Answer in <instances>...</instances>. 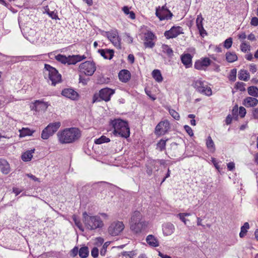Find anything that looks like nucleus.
Listing matches in <instances>:
<instances>
[{"label": "nucleus", "instance_id": "1", "mask_svg": "<svg viewBox=\"0 0 258 258\" xmlns=\"http://www.w3.org/2000/svg\"><path fill=\"white\" fill-rule=\"evenodd\" d=\"M81 132L76 127L67 128L58 132L57 136L59 142L61 144L73 143L81 137Z\"/></svg>", "mask_w": 258, "mask_h": 258}, {"label": "nucleus", "instance_id": "2", "mask_svg": "<svg viewBox=\"0 0 258 258\" xmlns=\"http://www.w3.org/2000/svg\"><path fill=\"white\" fill-rule=\"evenodd\" d=\"M110 124L114 129L113 132L116 136L127 138L130 135V130L126 121L120 119H115L111 120Z\"/></svg>", "mask_w": 258, "mask_h": 258}, {"label": "nucleus", "instance_id": "3", "mask_svg": "<svg viewBox=\"0 0 258 258\" xmlns=\"http://www.w3.org/2000/svg\"><path fill=\"white\" fill-rule=\"evenodd\" d=\"M83 217L85 225L89 230H94L102 228L104 225L103 221L98 216H90L85 212L83 213Z\"/></svg>", "mask_w": 258, "mask_h": 258}, {"label": "nucleus", "instance_id": "4", "mask_svg": "<svg viewBox=\"0 0 258 258\" xmlns=\"http://www.w3.org/2000/svg\"><path fill=\"white\" fill-rule=\"evenodd\" d=\"M43 73L45 75H48V78L51 82L52 86L59 83L61 81V75L56 70V69L50 65L45 64Z\"/></svg>", "mask_w": 258, "mask_h": 258}, {"label": "nucleus", "instance_id": "5", "mask_svg": "<svg viewBox=\"0 0 258 258\" xmlns=\"http://www.w3.org/2000/svg\"><path fill=\"white\" fill-rule=\"evenodd\" d=\"M114 90L108 88L101 89L98 94H95L93 96V102L104 100L107 102L110 100L111 96L114 93Z\"/></svg>", "mask_w": 258, "mask_h": 258}, {"label": "nucleus", "instance_id": "6", "mask_svg": "<svg viewBox=\"0 0 258 258\" xmlns=\"http://www.w3.org/2000/svg\"><path fill=\"white\" fill-rule=\"evenodd\" d=\"M60 122H55L49 123L43 130L41 137L43 140H47L58 130L60 126Z\"/></svg>", "mask_w": 258, "mask_h": 258}, {"label": "nucleus", "instance_id": "7", "mask_svg": "<svg viewBox=\"0 0 258 258\" xmlns=\"http://www.w3.org/2000/svg\"><path fill=\"white\" fill-rule=\"evenodd\" d=\"M192 85L196 90L201 94L208 96H211L212 94L211 88L208 87L204 81L200 80L195 81Z\"/></svg>", "mask_w": 258, "mask_h": 258}, {"label": "nucleus", "instance_id": "8", "mask_svg": "<svg viewBox=\"0 0 258 258\" xmlns=\"http://www.w3.org/2000/svg\"><path fill=\"white\" fill-rule=\"evenodd\" d=\"M80 71L87 76H92L96 70L95 63L93 61H86L80 64Z\"/></svg>", "mask_w": 258, "mask_h": 258}, {"label": "nucleus", "instance_id": "9", "mask_svg": "<svg viewBox=\"0 0 258 258\" xmlns=\"http://www.w3.org/2000/svg\"><path fill=\"white\" fill-rule=\"evenodd\" d=\"M124 225L121 221L112 222L108 228V232L111 236L119 235L124 229Z\"/></svg>", "mask_w": 258, "mask_h": 258}, {"label": "nucleus", "instance_id": "10", "mask_svg": "<svg viewBox=\"0 0 258 258\" xmlns=\"http://www.w3.org/2000/svg\"><path fill=\"white\" fill-rule=\"evenodd\" d=\"M155 14L160 21L170 20L173 16L172 13L166 8L165 5L162 7H158L157 8Z\"/></svg>", "mask_w": 258, "mask_h": 258}, {"label": "nucleus", "instance_id": "11", "mask_svg": "<svg viewBox=\"0 0 258 258\" xmlns=\"http://www.w3.org/2000/svg\"><path fill=\"white\" fill-rule=\"evenodd\" d=\"M183 29L180 26H173L169 30L164 32V36L168 39L176 37L180 34H183Z\"/></svg>", "mask_w": 258, "mask_h": 258}, {"label": "nucleus", "instance_id": "12", "mask_svg": "<svg viewBox=\"0 0 258 258\" xmlns=\"http://www.w3.org/2000/svg\"><path fill=\"white\" fill-rule=\"evenodd\" d=\"M106 36L108 39L117 48H120V39L116 31L106 32Z\"/></svg>", "mask_w": 258, "mask_h": 258}, {"label": "nucleus", "instance_id": "13", "mask_svg": "<svg viewBox=\"0 0 258 258\" xmlns=\"http://www.w3.org/2000/svg\"><path fill=\"white\" fill-rule=\"evenodd\" d=\"M169 129V123L168 121H160L156 126L155 133L158 135H164Z\"/></svg>", "mask_w": 258, "mask_h": 258}, {"label": "nucleus", "instance_id": "14", "mask_svg": "<svg viewBox=\"0 0 258 258\" xmlns=\"http://www.w3.org/2000/svg\"><path fill=\"white\" fill-rule=\"evenodd\" d=\"M49 106L48 102H45L41 100L35 101L32 105H31V108L32 110L36 111H45Z\"/></svg>", "mask_w": 258, "mask_h": 258}, {"label": "nucleus", "instance_id": "15", "mask_svg": "<svg viewBox=\"0 0 258 258\" xmlns=\"http://www.w3.org/2000/svg\"><path fill=\"white\" fill-rule=\"evenodd\" d=\"M212 61L208 58L205 57L201 60H198L196 61L194 67L196 69L198 70H205V68L211 64Z\"/></svg>", "mask_w": 258, "mask_h": 258}, {"label": "nucleus", "instance_id": "16", "mask_svg": "<svg viewBox=\"0 0 258 258\" xmlns=\"http://www.w3.org/2000/svg\"><path fill=\"white\" fill-rule=\"evenodd\" d=\"M155 35L151 31H148L145 34L144 45L146 47L152 48L155 44L153 42L155 38Z\"/></svg>", "mask_w": 258, "mask_h": 258}, {"label": "nucleus", "instance_id": "17", "mask_svg": "<svg viewBox=\"0 0 258 258\" xmlns=\"http://www.w3.org/2000/svg\"><path fill=\"white\" fill-rule=\"evenodd\" d=\"M130 225L131 230L136 233H138L141 232L145 228L146 223L145 221H142Z\"/></svg>", "mask_w": 258, "mask_h": 258}, {"label": "nucleus", "instance_id": "18", "mask_svg": "<svg viewBox=\"0 0 258 258\" xmlns=\"http://www.w3.org/2000/svg\"><path fill=\"white\" fill-rule=\"evenodd\" d=\"M61 95L72 100H76L78 97V93L71 88H66L62 90Z\"/></svg>", "mask_w": 258, "mask_h": 258}, {"label": "nucleus", "instance_id": "19", "mask_svg": "<svg viewBox=\"0 0 258 258\" xmlns=\"http://www.w3.org/2000/svg\"><path fill=\"white\" fill-rule=\"evenodd\" d=\"M162 230L163 234L165 236L171 235L175 230L174 225L171 223H166L163 225Z\"/></svg>", "mask_w": 258, "mask_h": 258}, {"label": "nucleus", "instance_id": "20", "mask_svg": "<svg viewBox=\"0 0 258 258\" xmlns=\"http://www.w3.org/2000/svg\"><path fill=\"white\" fill-rule=\"evenodd\" d=\"M192 56L189 53H184L181 56V60L182 63L185 66V68H188L192 66Z\"/></svg>", "mask_w": 258, "mask_h": 258}, {"label": "nucleus", "instance_id": "21", "mask_svg": "<svg viewBox=\"0 0 258 258\" xmlns=\"http://www.w3.org/2000/svg\"><path fill=\"white\" fill-rule=\"evenodd\" d=\"M157 160L152 159L148 160L146 163V171L149 176H151L152 174L153 170L155 168V166Z\"/></svg>", "mask_w": 258, "mask_h": 258}, {"label": "nucleus", "instance_id": "22", "mask_svg": "<svg viewBox=\"0 0 258 258\" xmlns=\"http://www.w3.org/2000/svg\"><path fill=\"white\" fill-rule=\"evenodd\" d=\"M86 58L85 55H73L68 56V64H75L77 62Z\"/></svg>", "mask_w": 258, "mask_h": 258}, {"label": "nucleus", "instance_id": "23", "mask_svg": "<svg viewBox=\"0 0 258 258\" xmlns=\"http://www.w3.org/2000/svg\"><path fill=\"white\" fill-rule=\"evenodd\" d=\"M258 103V100L255 97H247L245 98L243 104L246 107H253Z\"/></svg>", "mask_w": 258, "mask_h": 258}, {"label": "nucleus", "instance_id": "24", "mask_svg": "<svg viewBox=\"0 0 258 258\" xmlns=\"http://www.w3.org/2000/svg\"><path fill=\"white\" fill-rule=\"evenodd\" d=\"M118 77L122 82H127L131 78V74L127 70H122L118 74Z\"/></svg>", "mask_w": 258, "mask_h": 258}, {"label": "nucleus", "instance_id": "25", "mask_svg": "<svg viewBox=\"0 0 258 258\" xmlns=\"http://www.w3.org/2000/svg\"><path fill=\"white\" fill-rule=\"evenodd\" d=\"M98 52L105 59H111L114 55L112 49H99Z\"/></svg>", "mask_w": 258, "mask_h": 258}, {"label": "nucleus", "instance_id": "26", "mask_svg": "<svg viewBox=\"0 0 258 258\" xmlns=\"http://www.w3.org/2000/svg\"><path fill=\"white\" fill-rule=\"evenodd\" d=\"M146 242L151 246L157 247L159 246L158 239L153 235H149L146 237Z\"/></svg>", "mask_w": 258, "mask_h": 258}, {"label": "nucleus", "instance_id": "27", "mask_svg": "<svg viewBox=\"0 0 258 258\" xmlns=\"http://www.w3.org/2000/svg\"><path fill=\"white\" fill-rule=\"evenodd\" d=\"M142 215L141 213L138 211H135L132 215L130 224L135 223L136 222H138L142 221Z\"/></svg>", "mask_w": 258, "mask_h": 258}, {"label": "nucleus", "instance_id": "28", "mask_svg": "<svg viewBox=\"0 0 258 258\" xmlns=\"http://www.w3.org/2000/svg\"><path fill=\"white\" fill-rule=\"evenodd\" d=\"M226 59L228 62H233L237 60V56L234 52H227L226 54Z\"/></svg>", "mask_w": 258, "mask_h": 258}, {"label": "nucleus", "instance_id": "29", "mask_svg": "<svg viewBox=\"0 0 258 258\" xmlns=\"http://www.w3.org/2000/svg\"><path fill=\"white\" fill-rule=\"evenodd\" d=\"M35 149L28 150L24 153L22 155V159L23 161L27 162L31 160L33 155L32 154L34 152Z\"/></svg>", "mask_w": 258, "mask_h": 258}, {"label": "nucleus", "instance_id": "30", "mask_svg": "<svg viewBox=\"0 0 258 258\" xmlns=\"http://www.w3.org/2000/svg\"><path fill=\"white\" fill-rule=\"evenodd\" d=\"M153 78L158 83H161L163 81V77L161 73L159 70H154L152 73Z\"/></svg>", "mask_w": 258, "mask_h": 258}, {"label": "nucleus", "instance_id": "31", "mask_svg": "<svg viewBox=\"0 0 258 258\" xmlns=\"http://www.w3.org/2000/svg\"><path fill=\"white\" fill-rule=\"evenodd\" d=\"M0 170H1L3 173L5 174H7L10 172V165L6 160H4L3 161L2 165L1 166Z\"/></svg>", "mask_w": 258, "mask_h": 258}, {"label": "nucleus", "instance_id": "32", "mask_svg": "<svg viewBox=\"0 0 258 258\" xmlns=\"http://www.w3.org/2000/svg\"><path fill=\"white\" fill-rule=\"evenodd\" d=\"M250 76L246 70H240L238 74V78L240 80L247 81L249 79Z\"/></svg>", "mask_w": 258, "mask_h": 258}, {"label": "nucleus", "instance_id": "33", "mask_svg": "<svg viewBox=\"0 0 258 258\" xmlns=\"http://www.w3.org/2000/svg\"><path fill=\"white\" fill-rule=\"evenodd\" d=\"M206 146L211 152H214L215 151V144L210 136H209L206 140Z\"/></svg>", "mask_w": 258, "mask_h": 258}, {"label": "nucleus", "instance_id": "34", "mask_svg": "<svg viewBox=\"0 0 258 258\" xmlns=\"http://www.w3.org/2000/svg\"><path fill=\"white\" fill-rule=\"evenodd\" d=\"M89 248L87 246L82 247L79 250V255L82 258H86L89 255Z\"/></svg>", "mask_w": 258, "mask_h": 258}, {"label": "nucleus", "instance_id": "35", "mask_svg": "<svg viewBox=\"0 0 258 258\" xmlns=\"http://www.w3.org/2000/svg\"><path fill=\"white\" fill-rule=\"evenodd\" d=\"M248 93L249 95L256 97L258 96V88L255 86H250L247 88Z\"/></svg>", "mask_w": 258, "mask_h": 258}, {"label": "nucleus", "instance_id": "36", "mask_svg": "<svg viewBox=\"0 0 258 258\" xmlns=\"http://www.w3.org/2000/svg\"><path fill=\"white\" fill-rule=\"evenodd\" d=\"M34 131H32L28 128H22L20 130V136L21 137H25L26 136H31Z\"/></svg>", "mask_w": 258, "mask_h": 258}, {"label": "nucleus", "instance_id": "37", "mask_svg": "<svg viewBox=\"0 0 258 258\" xmlns=\"http://www.w3.org/2000/svg\"><path fill=\"white\" fill-rule=\"evenodd\" d=\"M161 48L163 52L166 53L169 56H171L173 55L172 49L168 45L163 44Z\"/></svg>", "mask_w": 258, "mask_h": 258}, {"label": "nucleus", "instance_id": "38", "mask_svg": "<svg viewBox=\"0 0 258 258\" xmlns=\"http://www.w3.org/2000/svg\"><path fill=\"white\" fill-rule=\"evenodd\" d=\"M167 140L168 139L165 140L163 139L160 140L157 144L156 149L160 151H163L165 149L166 143Z\"/></svg>", "mask_w": 258, "mask_h": 258}, {"label": "nucleus", "instance_id": "39", "mask_svg": "<svg viewBox=\"0 0 258 258\" xmlns=\"http://www.w3.org/2000/svg\"><path fill=\"white\" fill-rule=\"evenodd\" d=\"M249 228V225L248 222L244 223V225L241 227V231L239 233L240 237H243L246 234L247 229Z\"/></svg>", "mask_w": 258, "mask_h": 258}, {"label": "nucleus", "instance_id": "40", "mask_svg": "<svg viewBox=\"0 0 258 258\" xmlns=\"http://www.w3.org/2000/svg\"><path fill=\"white\" fill-rule=\"evenodd\" d=\"M72 219L73 221L74 222L76 226L82 231H84V229L82 226V224L80 221V220L79 219V218L77 217V216L75 215H73L72 216Z\"/></svg>", "mask_w": 258, "mask_h": 258}, {"label": "nucleus", "instance_id": "41", "mask_svg": "<svg viewBox=\"0 0 258 258\" xmlns=\"http://www.w3.org/2000/svg\"><path fill=\"white\" fill-rule=\"evenodd\" d=\"M55 58L62 63L66 64L67 63L68 64V56L67 57L65 55L59 54L55 56Z\"/></svg>", "mask_w": 258, "mask_h": 258}, {"label": "nucleus", "instance_id": "42", "mask_svg": "<svg viewBox=\"0 0 258 258\" xmlns=\"http://www.w3.org/2000/svg\"><path fill=\"white\" fill-rule=\"evenodd\" d=\"M110 139L104 136H102L100 138L95 139L94 142L96 144H101L104 143H108Z\"/></svg>", "mask_w": 258, "mask_h": 258}, {"label": "nucleus", "instance_id": "43", "mask_svg": "<svg viewBox=\"0 0 258 258\" xmlns=\"http://www.w3.org/2000/svg\"><path fill=\"white\" fill-rule=\"evenodd\" d=\"M204 19L203 18L201 15H199L197 16L196 20V24L198 29H202L203 28V21Z\"/></svg>", "mask_w": 258, "mask_h": 258}, {"label": "nucleus", "instance_id": "44", "mask_svg": "<svg viewBox=\"0 0 258 258\" xmlns=\"http://www.w3.org/2000/svg\"><path fill=\"white\" fill-rule=\"evenodd\" d=\"M237 70L236 69H233L230 71L229 75V79L232 81H235L236 78Z\"/></svg>", "mask_w": 258, "mask_h": 258}, {"label": "nucleus", "instance_id": "45", "mask_svg": "<svg viewBox=\"0 0 258 258\" xmlns=\"http://www.w3.org/2000/svg\"><path fill=\"white\" fill-rule=\"evenodd\" d=\"M232 44V38L230 37L227 39H226L224 43V46L225 48L227 49L230 48Z\"/></svg>", "mask_w": 258, "mask_h": 258}, {"label": "nucleus", "instance_id": "46", "mask_svg": "<svg viewBox=\"0 0 258 258\" xmlns=\"http://www.w3.org/2000/svg\"><path fill=\"white\" fill-rule=\"evenodd\" d=\"M169 112L170 114L176 120H179L180 116L177 112L173 109H169Z\"/></svg>", "mask_w": 258, "mask_h": 258}, {"label": "nucleus", "instance_id": "47", "mask_svg": "<svg viewBox=\"0 0 258 258\" xmlns=\"http://www.w3.org/2000/svg\"><path fill=\"white\" fill-rule=\"evenodd\" d=\"M184 128L185 131H186V132L188 134L189 136H190V137H192L194 136L193 131L189 126H188L187 125H185L184 126Z\"/></svg>", "mask_w": 258, "mask_h": 258}, {"label": "nucleus", "instance_id": "48", "mask_svg": "<svg viewBox=\"0 0 258 258\" xmlns=\"http://www.w3.org/2000/svg\"><path fill=\"white\" fill-rule=\"evenodd\" d=\"M236 87L241 91L245 90L244 84L243 82H237L236 84Z\"/></svg>", "mask_w": 258, "mask_h": 258}, {"label": "nucleus", "instance_id": "49", "mask_svg": "<svg viewBox=\"0 0 258 258\" xmlns=\"http://www.w3.org/2000/svg\"><path fill=\"white\" fill-rule=\"evenodd\" d=\"M248 47H249V45L247 44L246 43L243 42L240 45V49L242 52H245Z\"/></svg>", "mask_w": 258, "mask_h": 258}, {"label": "nucleus", "instance_id": "50", "mask_svg": "<svg viewBox=\"0 0 258 258\" xmlns=\"http://www.w3.org/2000/svg\"><path fill=\"white\" fill-rule=\"evenodd\" d=\"M246 113V109L243 107H240L239 109V114L241 117H243Z\"/></svg>", "mask_w": 258, "mask_h": 258}, {"label": "nucleus", "instance_id": "51", "mask_svg": "<svg viewBox=\"0 0 258 258\" xmlns=\"http://www.w3.org/2000/svg\"><path fill=\"white\" fill-rule=\"evenodd\" d=\"M91 255L93 257H96L98 255V249L97 247H94L91 250Z\"/></svg>", "mask_w": 258, "mask_h": 258}, {"label": "nucleus", "instance_id": "52", "mask_svg": "<svg viewBox=\"0 0 258 258\" xmlns=\"http://www.w3.org/2000/svg\"><path fill=\"white\" fill-rule=\"evenodd\" d=\"M250 24L254 26H258V18L257 17H253L250 22Z\"/></svg>", "mask_w": 258, "mask_h": 258}, {"label": "nucleus", "instance_id": "53", "mask_svg": "<svg viewBox=\"0 0 258 258\" xmlns=\"http://www.w3.org/2000/svg\"><path fill=\"white\" fill-rule=\"evenodd\" d=\"M134 254L133 251H125L123 253V255L126 257L133 258Z\"/></svg>", "mask_w": 258, "mask_h": 258}, {"label": "nucleus", "instance_id": "54", "mask_svg": "<svg viewBox=\"0 0 258 258\" xmlns=\"http://www.w3.org/2000/svg\"><path fill=\"white\" fill-rule=\"evenodd\" d=\"M249 70L253 74L255 73L257 71V68L256 65L254 64H251L249 66Z\"/></svg>", "mask_w": 258, "mask_h": 258}, {"label": "nucleus", "instance_id": "55", "mask_svg": "<svg viewBox=\"0 0 258 258\" xmlns=\"http://www.w3.org/2000/svg\"><path fill=\"white\" fill-rule=\"evenodd\" d=\"M78 253H79L78 248L75 246L72 250H71V254L73 256H76Z\"/></svg>", "mask_w": 258, "mask_h": 258}, {"label": "nucleus", "instance_id": "56", "mask_svg": "<svg viewBox=\"0 0 258 258\" xmlns=\"http://www.w3.org/2000/svg\"><path fill=\"white\" fill-rule=\"evenodd\" d=\"M227 168L229 170L232 171L235 168V164L234 162H231L227 164Z\"/></svg>", "mask_w": 258, "mask_h": 258}, {"label": "nucleus", "instance_id": "57", "mask_svg": "<svg viewBox=\"0 0 258 258\" xmlns=\"http://www.w3.org/2000/svg\"><path fill=\"white\" fill-rule=\"evenodd\" d=\"M252 115L254 119H258V108L253 109L252 111Z\"/></svg>", "mask_w": 258, "mask_h": 258}, {"label": "nucleus", "instance_id": "58", "mask_svg": "<svg viewBox=\"0 0 258 258\" xmlns=\"http://www.w3.org/2000/svg\"><path fill=\"white\" fill-rule=\"evenodd\" d=\"M177 217H179V218L184 223V224H186V219L185 218V217L181 214V213H179L177 215Z\"/></svg>", "mask_w": 258, "mask_h": 258}, {"label": "nucleus", "instance_id": "59", "mask_svg": "<svg viewBox=\"0 0 258 258\" xmlns=\"http://www.w3.org/2000/svg\"><path fill=\"white\" fill-rule=\"evenodd\" d=\"M122 10L126 15H128L129 13L131 12L130 11V8H128L127 6H124L122 7Z\"/></svg>", "mask_w": 258, "mask_h": 258}, {"label": "nucleus", "instance_id": "60", "mask_svg": "<svg viewBox=\"0 0 258 258\" xmlns=\"http://www.w3.org/2000/svg\"><path fill=\"white\" fill-rule=\"evenodd\" d=\"M145 92L146 94L151 98L153 100H155L156 99V98L154 97L151 94V91H149L147 90V89H145Z\"/></svg>", "mask_w": 258, "mask_h": 258}, {"label": "nucleus", "instance_id": "61", "mask_svg": "<svg viewBox=\"0 0 258 258\" xmlns=\"http://www.w3.org/2000/svg\"><path fill=\"white\" fill-rule=\"evenodd\" d=\"M198 30L201 36L204 37L205 35H207V33L206 32V31L204 29V27H203L202 29H198Z\"/></svg>", "mask_w": 258, "mask_h": 258}, {"label": "nucleus", "instance_id": "62", "mask_svg": "<svg viewBox=\"0 0 258 258\" xmlns=\"http://www.w3.org/2000/svg\"><path fill=\"white\" fill-rule=\"evenodd\" d=\"M232 117L231 116V115H228L226 118V119H225V122H226V123L228 125V124H230L231 122H232Z\"/></svg>", "mask_w": 258, "mask_h": 258}, {"label": "nucleus", "instance_id": "63", "mask_svg": "<svg viewBox=\"0 0 258 258\" xmlns=\"http://www.w3.org/2000/svg\"><path fill=\"white\" fill-rule=\"evenodd\" d=\"M13 191L16 194V196H18L22 192V190L18 188L14 187L13 188Z\"/></svg>", "mask_w": 258, "mask_h": 258}, {"label": "nucleus", "instance_id": "64", "mask_svg": "<svg viewBox=\"0 0 258 258\" xmlns=\"http://www.w3.org/2000/svg\"><path fill=\"white\" fill-rule=\"evenodd\" d=\"M127 58H128V60L129 61L131 62V63H133L134 62V60H135V57L134 56L133 54H130L128 55V57H127Z\"/></svg>", "mask_w": 258, "mask_h": 258}]
</instances>
